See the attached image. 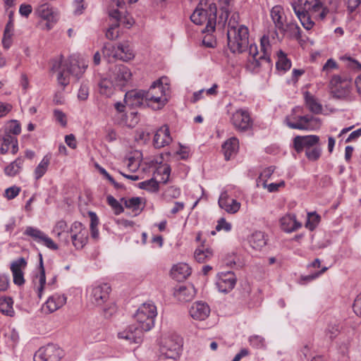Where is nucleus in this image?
<instances>
[{"mask_svg":"<svg viewBox=\"0 0 361 361\" xmlns=\"http://www.w3.org/2000/svg\"><path fill=\"white\" fill-rule=\"evenodd\" d=\"M260 47V52H259L255 44H250L249 46V58L247 67L252 71H258L264 64L270 66L271 63V44L269 36L264 35L261 38Z\"/></svg>","mask_w":361,"mask_h":361,"instance_id":"obj_1","label":"nucleus"},{"mask_svg":"<svg viewBox=\"0 0 361 361\" xmlns=\"http://www.w3.org/2000/svg\"><path fill=\"white\" fill-rule=\"evenodd\" d=\"M87 64L85 61H78L76 60H71L69 66L67 64H63L61 57L53 61L52 70L57 73V81L63 88L69 84V75H72L77 78H79L85 72Z\"/></svg>","mask_w":361,"mask_h":361,"instance_id":"obj_2","label":"nucleus"},{"mask_svg":"<svg viewBox=\"0 0 361 361\" xmlns=\"http://www.w3.org/2000/svg\"><path fill=\"white\" fill-rule=\"evenodd\" d=\"M228 46L233 53H243L249 50V32L245 25L235 26L232 20L228 23L227 30Z\"/></svg>","mask_w":361,"mask_h":361,"instance_id":"obj_3","label":"nucleus"},{"mask_svg":"<svg viewBox=\"0 0 361 361\" xmlns=\"http://www.w3.org/2000/svg\"><path fill=\"white\" fill-rule=\"evenodd\" d=\"M161 78L153 82L149 89L145 92V104L154 110H158L164 106L167 102L165 94L166 86L164 85Z\"/></svg>","mask_w":361,"mask_h":361,"instance_id":"obj_4","label":"nucleus"},{"mask_svg":"<svg viewBox=\"0 0 361 361\" xmlns=\"http://www.w3.org/2000/svg\"><path fill=\"white\" fill-rule=\"evenodd\" d=\"M191 20L196 25L205 24L203 32H212L216 23V8L214 4H210L208 9L197 7L190 16Z\"/></svg>","mask_w":361,"mask_h":361,"instance_id":"obj_5","label":"nucleus"},{"mask_svg":"<svg viewBox=\"0 0 361 361\" xmlns=\"http://www.w3.org/2000/svg\"><path fill=\"white\" fill-rule=\"evenodd\" d=\"M157 315V310L155 305L152 302H147L142 304L134 314V319L141 329L148 331L154 325V319Z\"/></svg>","mask_w":361,"mask_h":361,"instance_id":"obj_6","label":"nucleus"},{"mask_svg":"<svg viewBox=\"0 0 361 361\" xmlns=\"http://www.w3.org/2000/svg\"><path fill=\"white\" fill-rule=\"evenodd\" d=\"M181 346V338L177 336L163 338L159 348L160 359L178 360L180 357Z\"/></svg>","mask_w":361,"mask_h":361,"instance_id":"obj_7","label":"nucleus"},{"mask_svg":"<svg viewBox=\"0 0 361 361\" xmlns=\"http://www.w3.org/2000/svg\"><path fill=\"white\" fill-rule=\"evenodd\" d=\"M230 121L235 130L245 132L252 128L253 121L248 110L238 109L230 113Z\"/></svg>","mask_w":361,"mask_h":361,"instance_id":"obj_8","label":"nucleus"},{"mask_svg":"<svg viewBox=\"0 0 361 361\" xmlns=\"http://www.w3.org/2000/svg\"><path fill=\"white\" fill-rule=\"evenodd\" d=\"M111 290V286L108 283L93 285L88 290L90 302L96 306L104 305L109 300Z\"/></svg>","mask_w":361,"mask_h":361,"instance_id":"obj_9","label":"nucleus"},{"mask_svg":"<svg viewBox=\"0 0 361 361\" xmlns=\"http://www.w3.org/2000/svg\"><path fill=\"white\" fill-rule=\"evenodd\" d=\"M35 14L42 20L46 21L43 27L46 30H50L59 19L56 11L48 4L39 5L35 10Z\"/></svg>","mask_w":361,"mask_h":361,"instance_id":"obj_10","label":"nucleus"},{"mask_svg":"<svg viewBox=\"0 0 361 361\" xmlns=\"http://www.w3.org/2000/svg\"><path fill=\"white\" fill-rule=\"evenodd\" d=\"M69 233L73 245L77 250L85 247L88 240V231L80 222H73L70 228Z\"/></svg>","mask_w":361,"mask_h":361,"instance_id":"obj_11","label":"nucleus"},{"mask_svg":"<svg viewBox=\"0 0 361 361\" xmlns=\"http://www.w3.org/2000/svg\"><path fill=\"white\" fill-rule=\"evenodd\" d=\"M295 2L298 8L305 11H310L311 15L319 20H324L329 12V10L323 6L319 0H298L297 2Z\"/></svg>","mask_w":361,"mask_h":361,"instance_id":"obj_12","label":"nucleus"},{"mask_svg":"<svg viewBox=\"0 0 361 361\" xmlns=\"http://www.w3.org/2000/svg\"><path fill=\"white\" fill-rule=\"evenodd\" d=\"M285 122L291 129L312 130L320 126L319 119L310 115L299 116L297 122H292L286 118Z\"/></svg>","mask_w":361,"mask_h":361,"instance_id":"obj_13","label":"nucleus"},{"mask_svg":"<svg viewBox=\"0 0 361 361\" xmlns=\"http://www.w3.org/2000/svg\"><path fill=\"white\" fill-rule=\"evenodd\" d=\"M23 233L24 235L32 238L37 243L42 244L51 250H56L59 248L58 245L51 238L37 228L27 226L25 229Z\"/></svg>","mask_w":361,"mask_h":361,"instance_id":"obj_14","label":"nucleus"},{"mask_svg":"<svg viewBox=\"0 0 361 361\" xmlns=\"http://www.w3.org/2000/svg\"><path fill=\"white\" fill-rule=\"evenodd\" d=\"M145 330L137 324H133L127 326L123 330L118 333V337L123 339L129 343H140L142 341Z\"/></svg>","mask_w":361,"mask_h":361,"instance_id":"obj_15","label":"nucleus"},{"mask_svg":"<svg viewBox=\"0 0 361 361\" xmlns=\"http://www.w3.org/2000/svg\"><path fill=\"white\" fill-rule=\"evenodd\" d=\"M63 351L55 345H47L39 348L34 356L35 361H59Z\"/></svg>","mask_w":361,"mask_h":361,"instance_id":"obj_16","label":"nucleus"},{"mask_svg":"<svg viewBox=\"0 0 361 361\" xmlns=\"http://www.w3.org/2000/svg\"><path fill=\"white\" fill-rule=\"evenodd\" d=\"M236 281V276L233 271L221 272L217 276L216 286L219 291L228 293L233 290Z\"/></svg>","mask_w":361,"mask_h":361,"instance_id":"obj_17","label":"nucleus"},{"mask_svg":"<svg viewBox=\"0 0 361 361\" xmlns=\"http://www.w3.org/2000/svg\"><path fill=\"white\" fill-rule=\"evenodd\" d=\"M319 141V137L315 135H297L293 139V147L298 153L310 149Z\"/></svg>","mask_w":361,"mask_h":361,"instance_id":"obj_18","label":"nucleus"},{"mask_svg":"<svg viewBox=\"0 0 361 361\" xmlns=\"http://www.w3.org/2000/svg\"><path fill=\"white\" fill-rule=\"evenodd\" d=\"M27 264V261L24 257L18 258L11 264L13 283L17 286H22L25 283L23 271L25 269Z\"/></svg>","mask_w":361,"mask_h":361,"instance_id":"obj_19","label":"nucleus"},{"mask_svg":"<svg viewBox=\"0 0 361 361\" xmlns=\"http://www.w3.org/2000/svg\"><path fill=\"white\" fill-rule=\"evenodd\" d=\"M132 73L130 70L124 65L116 66L111 75L116 86L123 87L131 79Z\"/></svg>","mask_w":361,"mask_h":361,"instance_id":"obj_20","label":"nucleus"},{"mask_svg":"<svg viewBox=\"0 0 361 361\" xmlns=\"http://www.w3.org/2000/svg\"><path fill=\"white\" fill-rule=\"evenodd\" d=\"M124 103L132 108L146 104L145 91L133 90L127 92L124 97Z\"/></svg>","mask_w":361,"mask_h":361,"instance_id":"obj_21","label":"nucleus"},{"mask_svg":"<svg viewBox=\"0 0 361 361\" xmlns=\"http://www.w3.org/2000/svg\"><path fill=\"white\" fill-rule=\"evenodd\" d=\"M66 302V297L64 295L54 294L50 296L42 306V310L46 314L52 313Z\"/></svg>","mask_w":361,"mask_h":361,"instance_id":"obj_22","label":"nucleus"},{"mask_svg":"<svg viewBox=\"0 0 361 361\" xmlns=\"http://www.w3.org/2000/svg\"><path fill=\"white\" fill-rule=\"evenodd\" d=\"M189 313L192 319L203 321L209 317L210 307L206 302L197 301L192 304Z\"/></svg>","mask_w":361,"mask_h":361,"instance_id":"obj_23","label":"nucleus"},{"mask_svg":"<svg viewBox=\"0 0 361 361\" xmlns=\"http://www.w3.org/2000/svg\"><path fill=\"white\" fill-rule=\"evenodd\" d=\"M218 203L221 209L229 214L238 212L241 205L239 202L231 198L226 191H224L221 193Z\"/></svg>","mask_w":361,"mask_h":361,"instance_id":"obj_24","label":"nucleus"},{"mask_svg":"<svg viewBox=\"0 0 361 361\" xmlns=\"http://www.w3.org/2000/svg\"><path fill=\"white\" fill-rule=\"evenodd\" d=\"M172 138L167 126H161L155 133L153 144L156 148L164 147L171 143Z\"/></svg>","mask_w":361,"mask_h":361,"instance_id":"obj_25","label":"nucleus"},{"mask_svg":"<svg viewBox=\"0 0 361 361\" xmlns=\"http://www.w3.org/2000/svg\"><path fill=\"white\" fill-rule=\"evenodd\" d=\"M2 143L0 147V152L2 154H5L8 152H11L13 154H15L18 151V144L16 137L10 134H4L2 136Z\"/></svg>","mask_w":361,"mask_h":361,"instance_id":"obj_26","label":"nucleus"},{"mask_svg":"<svg viewBox=\"0 0 361 361\" xmlns=\"http://www.w3.org/2000/svg\"><path fill=\"white\" fill-rule=\"evenodd\" d=\"M109 17L113 21L106 32V37L110 40H115L119 36L117 28L119 26L120 11L117 9L111 10L109 12Z\"/></svg>","mask_w":361,"mask_h":361,"instance_id":"obj_27","label":"nucleus"},{"mask_svg":"<svg viewBox=\"0 0 361 361\" xmlns=\"http://www.w3.org/2000/svg\"><path fill=\"white\" fill-rule=\"evenodd\" d=\"M291 6L304 28L306 30H310L312 28L314 23L311 20V17L309 13H310V11L302 10L301 8H298L295 2L291 3Z\"/></svg>","mask_w":361,"mask_h":361,"instance_id":"obj_28","label":"nucleus"},{"mask_svg":"<svg viewBox=\"0 0 361 361\" xmlns=\"http://www.w3.org/2000/svg\"><path fill=\"white\" fill-rule=\"evenodd\" d=\"M195 290L192 286H180L173 292L174 297L180 302H188L193 299Z\"/></svg>","mask_w":361,"mask_h":361,"instance_id":"obj_29","label":"nucleus"},{"mask_svg":"<svg viewBox=\"0 0 361 361\" xmlns=\"http://www.w3.org/2000/svg\"><path fill=\"white\" fill-rule=\"evenodd\" d=\"M191 274V269L185 263H178L174 265L171 270V276L176 281L186 279Z\"/></svg>","mask_w":361,"mask_h":361,"instance_id":"obj_30","label":"nucleus"},{"mask_svg":"<svg viewBox=\"0 0 361 361\" xmlns=\"http://www.w3.org/2000/svg\"><path fill=\"white\" fill-rule=\"evenodd\" d=\"M282 230L287 233L293 232L301 227V224L297 221L294 214H286L281 220Z\"/></svg>","mask_w":361,"mask_h":361,"instance_id":"obj_31","label":"nucleus"},{"mask_svg":"<svg viewBox=\"0 0 361 361\" xmlns=\"http://www.w3.org/2000/svg\"><path fill=\"white\" fill-rule=\"evenodd\" d=\"M239 147L238 140L235 137H231L224 142L222 145V151L224 152L225 159L229 160L233 155H235Z\"/></svg>","mask_w":361,"mask_h":361,"instance_id":"obj_32","label":"nucleus"},{"mask_svg":"<svg viewBox=\"0 0 361 361\" xmlns=\"http://www.w3.org/2000/svg\"><path fill=\"white\" fill-rule=\"evenodd\" d=\"M118 53V44L114 45L111 43H106L102 48L104 59L109 63L114 62L116 60H120Z\"/></svg>","mask_w":361,"mask_h":361,"instance_id":"obj_33","label":"nucleus"},{"mask_svg":"<svg viewBox=\"0 0 361 361\" xmlns=\"http://www.w3.org/2000/svg\"><path fill=\"white\" fill-rule=\"evenodd\" d=\"M271 17L275 26L280 30L285 31V17L283 9L281 6H275L271 10Z\"/></svg>","mask_w":361,"mask_h":361,"instance_id":"obj_34","label":"nucleus"},{"mask_svg":"<svg viewBox=\"0 0 361 361\" xmlns=\"http://www.w3.org/2000/svg\"><path fill=\"white\" fill-rule=\"evenodd\" d=\"M305 104L307 108L313 114H319L322 113V106L309 92H305L304 94Z\"/></svg>","mask_w":361,"mask_h":361,"instance_id":"obj_35","label":"nucleus"},{"mask_svg":"<svg viewBox=\"0 0 361 361\" xmlns=\"http://www.w3.org/2000/svg\"><path fill=\"white\" fill-rule=\"evenodd\" d=\"M250 246L257 250H260L267 244L265 235L262 231H255L252 233L248 239Z\"/></svg>","mask_w":361,"mask_h":361,"instance_id":"obj_36","label":"nucleus"},{"mask_svg":"<svg viewBox=\"0 0 361 361\" xmlns=\"http://www.w3.org/2000/svg\"><path fill=\"white\" fill-rule=\"evenodd\" d=\"M118 49L121 61L127 62L134 59L135 54L128 42L118 43Z\"/></svg>","mask_w":361,"mask_h":361,"instance_id":"obj_37","label":"nucleus"},{"mask_svg":"<svg viewBox=\"0 0 361 361\" xmlns=\"http://www.w3.org/2000/svg\"><path fill=\"white\" fill-rule=\"evenodd\" d=\"M51 155L47 154L44 156L40 162L35 167L33 176L35 180L40 179L48 171L51 162Z\"/></svg>","mask_w":361,"mask_h":361,"instance_id":"obj_38","label":"nucleus"},{"mask_svg":"<svg viewBox=\"0 0 361 361\" xmlns=\"http://www.w3.org/2000/svg\"><path fill=\"white\" fill-rule=\"evenodd\" d=\"M115 85L114 82L111 80L106 78H102L98 83L99 93L109 97L113 94Z\"/></svg>","mask_w":361,"mask_h":361,"instance_id":"obj_39","label":"nucleus"},{"mask_svg":"<svg viewBox=\"0 0 361 361\" xmlns=\"http://www.w3.org/2000/svg\"><path fill=\"white\" fill-rule=\"evenodd\" d=\"M23 159L22 158H17L15 161H12L10 164L4 169V173L8 176H15L18 174L22 169Z\"/></svg>","mask_w":361,"mask_h":361,"instance_id":"obj_40","label":"nucleus"},{"mask_svg":"<svg viewBox=\"0 0 361 361\" xmlns=\"http://www.w3.org/2000/svg\"><path fill=\"white\" fill-rule=\"evenodd\" d=\"M170 166L166 164H164L157 167L156 171L154 173V176L156 178H159V182L165 183L168 181L170 176Z\"/></svg>","mask_w":361,"mask_h":361,"instance_id":"obj_41","label":"nucleus"},{"mask_svg":"<svg viewBox=\"0 0 361 361\" xmlns=\"http://www.w3.org/2000/svg\"><path fill=\"white\" fill-rule=\"evenodd\" d=\"M121 202H123L126 208L137 212L142 209V198L139 197H133L130 198H122Z\"/></svg>","mask_w":361,"mask_h":361,"instance_id":"obj_42","label":"nucleus"},{"mask_svg":"<svg viewBox=\"0 0 361 361\" xmlns=\"http://www.w3.org/2000/svg\"><path fill=\"white\" fill-rule=\"evenodd\" d=\"M278 61L276 62V68L278 70L286 71L291 67V61L287 58L286 54L281 50L277 53Z\"/></svg>","mask_w":361,"mask_h":361,"instance_id":"obj_43","label":"nucleus"},{"mask_svg":"<svg viewBox=\"0 0 361 361\" xmlns=\"http://www.w3.org/2000/svg\"><path fill=\"white\" fill-rule=\"evenodd\" d=\"M13 304V302L11 298H0V311L7 316H13L14 310Z\"/></svg>","mask_w":361,"mask_h":361,"instance_id":"obj_44","label":"nucleus"},{"mask_svg":"<svg viewBox=\"0 0 361 361\" xmlns=\"http://www.w3.org/2000/svg\"><path fill=\"white\" fill-rule=\"evenodd\" d=\"M213 255V252L209 248H197L195 251L194 257L197 262L203 263L209 259Z\"/></svg>","mask_w":361,"mask_h":361,"instance_id":"obj_45","label":"nucleus"},{"mask_svg":"<svg viewBox=\"0 0 361 361\" xmlns=\"http://www.w3.org/2000/svg\"><path fill=\"white\" fill-rule=\"evenodd\" d=\"M39 256L40 272H39V275L38 276L39 286L37 288V291H38L39 298H41L42 295V292H43L44 286L46 284V276H45V271H44V266H43L42 256L41 254H39Z\"/></svg>","mask_w":361,"mask_h":361,"instance_id":"obj_46","label":"nucleus"},{"mask_svg":"<svg viewBox=\"0 0 361 361\" xmlns=\"http://www.w3.org/2000/svg\"><path fill=\"white\" fill-rule=\"evenodd\" d=\"M155 177L139 183V188L151 192H156L159 189V183Z\"/></svg>","mask_w":361,"mask_h":361,"instance_id":"obj_47","label":"nucleus"},{"mask_svg":"<svg viewBox=\"0 0 361 361\" xmlns=\"http://www.w3.org/2000/svg\"><path fill=\"white\" fill-rule=\"evenodd\" d=\"M320 216L316 212L307 213V219L305 223V227L310 231H313L319 224Z\"/></svg>","mask_w":361,"mask_h":361,"instance_id":"obj_48","label":"nucleus"},{"mask_svg":"<svg viewBox=\"0 0 361 361\" xmlns=\"http://www.w3.org/2000/svg\"><path fill=\"white\" fill-rule=\"evenodd\" d=\"M64 232H69L68 224L66 221L60 220L54 225L52 233L54 234L57 238H60Z\"/></svg>","mask_w":361,"mask_h":361,"instance_id":"obj_49","label":"nucleus"},{"mask_svg":"<svg viewBox=\"0 0 361 361\" xmlns=\"http://www.w3.org/2000/svg\"><path fill=\"white\" fill-rule=\"evenodd\" d=\"M275 167L269 166L264 169L259 176V183L262 182V185L264 188L267 186V180L271 178V175L274 172Z\"/></svg>","mask_w":361,"mask_h":361,"instance_id":"obj_50","label":"nucleus"},{"mask_svg":"<svg viewBox=\"0 0 361 361\" xmlns=\"http://www.w3.org/2000/svg\"><path fill=\"white\" fill-rule=\"evenodd\" d=\"M322 149L320 147L313 146L310 149H307L305 152V156L309 161H315L318 160L321 156Z\"/></svg>","mask_w":361,"mask_h":361,"instance_id":"obj_51","label":"nucleus"},{"mask_svg":"<svg viewBox=\"0 0 361 361\" xmlns=\"http://www.w3.org/2000/svg\"><path fill=\"white\" fill-rule=\"evenodd\" d=\"M249 342L250 344L255 348L262 349L266 348L265 339L260 336L254 335L250 336L249 338Z\"/></svg>","mask_w":361,"mask_h":361,"instance_id":"obj_52","label":"nucleus"},{"mask_svg":"<svg viewBox=\"0 0 361 361\" xmlns=\"http://www.w3.org/2000/svg\"><path fill=\"white\" fill-rule=\"evenodd\" d=\"M21 132L20 124L18 121L14 120L11 121L6 127V133L5 134H10L16 137Z\"/></svg>","mask_w":361,"mask_h":361,"instance_id":"obj_53","label":"nucleus"},{"mask_svg":"<svg viewBox=\"0 0 361 361\" xmlns=\"http://www.w3.org/2000/svg\"><path fill=\"white\" fill-rule=\"evenodd\" d=\"M338 69V65L336 61L333 59H329L326 61L322 67V73L326 75L331 73L334 70Z\"/></svg>","mask_w":361,"mask_h":361,"instance_id":"obj_54","label":"nucleus"},{"mask_svg":"<svg viewBox=\"0 0 361 361\" xmlns=\"http://www.w3.org/2000/svg\"><path fill=\"white\" fill-rule=\"evenodd\" d=\"M108 204L112 207L116 214H119L123 212L122 205L111 195L106 198Z\"/></svg>","mask_w":361,"mask_h":361,"instance_id":"obj_55","label":"nucleus"},{"mask_svg":"<svg viewBox=\"0 0 361 361\" xmlns=\"http://www.w3.org/2000/svg\"><path fill=\"white\" fill-rule=\"evenodd\" d=\"M54 116L56 122H58L61 126L66 127L67 125V117L65 113L59 109H55L54 111Z\"/></svg>","mask_w":361,"mask_h":361,"instance_id":"obj_56","label":"nucleus"},{"mask_svg":"<svg viewBox=\"0 0 361 361\" xmlns=\"http://www.w3.org/2000/svg\"><path fill=\"white\" fill-rule=\"evenodd\" d=\"M20 188L18 186H12L5 190L4 196L8 200H13L19 195Z\"/></svg>","mask_w":361,"mask_h":361,"instance_id":"obj_57","label":"nucleus"},{"mask_svg":"<svg viewBox=\"0 0 361 361\" xmlns=\"http://www.w3.org/2000/svg\"><path fill=\"white\" fill-rule=\"evenodd\" d=\"M13 35V32L4 30V36L2 38V44L4 48L8 49L11 47L12 44V37Z\"/></svg>","mask_w":361,"mask_h":361,"instance_id":"obj_58","label":"nucleus"},{"mask_svg":"<svg viewBox=\"0 0 361 361\" xmlns=\"http://www.w3.org/2000/svg\"><path fill=\"white\" fill-rule=\"evenodd\" d=\"M180 195V190L175 186L168 188L164 192L166 198H178Z\"/></svg>","mask_w":361,"mask_h":361,"instance_id":"obj_59","label":"nucleus"},{"mask_svg":"<svg viewBox=\"0 0 361 361\" xmlns=\"http://www.w3.org/2000/svg\"><path fill=\"white\" fill-rule=\"evenodd\" d=\"M89 96V87L87 84L82 83L78 93L79 100L85 101Z\"/></svg>","mask_w":361,"mask_h":361,"instance_id":"obj_60","label":"nucleus"},{"mask_svg":"<svg viewBox=\"0 0 361 361\" xmlns=\"http://www.w3.org/2000/svg\"><path fill=\"white\" fill-rule=\"evenodd\" d=\"M231 227L232 226L230 223L227 222L224 218H221L217 221L216 231H219L224 230L228 232L231 230Z\"/></svg>","mask_w":361,"mask_h":361,"instance_id":"obj_61","label":"nucleus"},{"mask_svg":"<svg viewBox=\"0 0 361 361\" xmlns=\"http://www.w3.org/2000/svg\"><path fill=\"white\" fill-rule=\"evenodd\" d=\"M339 324L338 322L331 323L328 325L327 333L329 334L331 338L335 337L339 331Z\"/></svg>","mask_w":361,"mask_h":361,"instance_id":"obj_62","label":"nucleus"},{"mask_svg":"<svg viewBox=\"0 0 361 361\" xmlns=\"http://www.w3.org/2000/svg\"><path fill=\"white\" fill-rule=\"evenodd\" d=\"M343 60H345L348 61L347 65L355 70H361V63H360L357 61L349 57L345 56L343 58Z\"/></svg>","mask_w":361,"mask_h":361,"instance_id":"obj_63","label":"nucleus"},{"mask_svg":"<svg viewBox=\"0 0 361 361\" xmlns=\"http://www.w3.org/2000/svg\"><path fill=\"white\" fill-rule=\"evenodd\" d=\"M353 307L354 312L361 317V293L355 299Z\"/></svg>","mask_w":361,"mask_h":361,"instance_id":"obj_64","label":"nucleus"}]
</instances>
